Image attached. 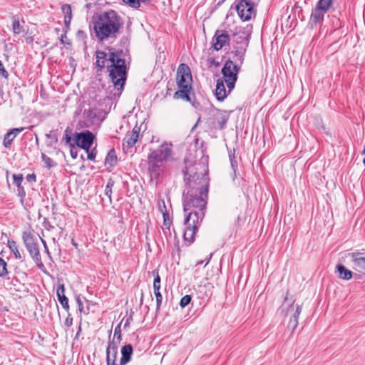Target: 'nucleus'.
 <instances>
[{
    "label": "nucleus",
    "mask_w": 365,
    "mask_h": 365,
    "mask_svg": "<svg viewBox=\"0 0 365 365\" xmlns=\"http://www.w3.org/2000/svg\"><path fill=\"white\" fill-rule=\"evenodd\" d=\"M326 12H324L317 6L315 9L313 10L311 17H310V24L313 27L317 26L318 24L321 23L324 19V14Z\"/></svg>",
    "instance_id": "nucleus-16"
},
{
    "label": "nucleus",
    "mask_w": 365,
    "mask_h": 365,
    "mask_svg": "<svg viewBox=\"0 0 365 365\" xmlns=\"http://www.w3.org/2000/svg\"><path fill=\"white\" fill-rule=\"evenodd\" d=\"M12 30L15 34H20L24 32L23 26L20 24L19 20L17 17L13 16Z\"/></svg>",
    "instance_id": "nucleus-24"
},
{
    "label": "nucleus",
    "mask_w": 365,
    "mask_h": 365,
    "mask_svg": "<svg viewBox=\"0 0 365 365\" xmlns=\"http://www.w3.org/2000/svg\"><path fill=\"white\" fill-rule=\"evenodd\" d=\"M243 58L242 56H240V60L242 61Z\"/></svg>",
    "instance_id": "nucleus-51"
},
{
    "label": "nucleus",
    "mask_w": 365,
    "mask_h": 365,
    "mask_svg": "<svg viewBox=\"0 0 365 365\" xmlns=\"http://www.w3.org/2000/svg\"><path fill=\"white\" fill-rule=\"evenodd\" d=\"M117 163V156H116V154H115V152L114 151V150H110L106 157V159H105V165L106 166L110 168V167H113L116 165Z\"/></svg>",
    "instance_id": "nucleus-21"
},
{
    "label": "nucleus",
    "mask_w": 365,
    "mask_h": 365,
    "mask_svg": "<svg viewBox=\"0 0 365 365\" xmlns=\"http://www.w3.org/2000/svg\"><path fill=\"white\" fill-rule=\"evenodd\" d=\"M154 277L153 286H160V277L158 274V272L155 270L153 272Z\"/></svg>",
    "instance_id": "nucleus-35"
},
{
    "label": "nucleus",
    "mask_w": 365,
    "mask_h": 365,
    "mask_svg": "<svg viewBox=\"0 0 365 365\" xmlns=\"http://www.w3.org/2000/svg\"><path fill=\"white\" fill-rule=\"evenodd\" d=\"M346 257L351 259L354 266L365 270V252H352L348 253Z\"/></svg>",
    "instance_id": "nucleus-12"
},
{
    "label": "nucleus",
    "mask_w": 365,
    "mask_h": 365,
    "mask_svg": "<svg viewBox=\"0 0 365 365\" xmlns=\"http://www.w3.org/2000/svg\"><path fill=\"white\" fill-rule=\"evenodd\" d=\"M96 57V72L99 73L102 69L106 68L114 87L118 90L121 89L126 79V65L123 57V51H117L106 53L98 51Z\"/></svg>",
    "instance_id": "nucleus-2"
},
{
    "label": "nucleus",
    "mask_w": 365,
    "mask_h": 365,
    "mask_svg": "<svg viewBox=\"0 0 365 365\" xmlns=\"http://www.w3.org/2000/svg\"><path fill=\"white\" fill-rule=\"evenodd\" d=\"M114 336H117L118 341L121 339L120 325H118L114 330Z\"/></svg>",
    "instance_id": "nucleus-40"
},
{
    "label": "nucleus",
    "mask_w": 365,
    "mask_h": 365,
    "mask_svg": "<svg viewBox=\"0 0 365 365\" xmlns=\"http://www.w3.org/2000/svg\"><path fill=\"white\" fill-rule=\"evenodd\" d=\"M140 128L138 127H134L132 132L129 134H127L123 139V146L131 148L133 147L138 140L139 136Z\"/></svg>",
    "instance_id": "nucleus-14"
},
{
    "label": "nucleus",
    "mask_w": 365,
    "mask_h": 365,
    "mask_svg": "<svg viewBox=\"0 0 365 365\" xmlns=\"http://www.w3.org/2000/svg\"><path fill=\"white\" fill-rule=\"evenodd\" d=\"M71 18H72V17H71V16H64V23H65V24H66V26L67 27H68V26H69V24H70V23H71Z\"/></svg>",
    "instance_id": "nucleus-44"
},
{
    "label": "nucleus",
    "mask_w": 365,
    "mask_h": 365,
    "mask_svg": "<svg viewBox=\"0 0 365 365\" xmlns=\"http://www.w3.org/2000/svg\"><path fill=\"white\" fill-rule=\"evenodd\" d=\"M239 71L240 66L236 65L232 61H227L222 68V74L223 76L222 79L226 83L229 93L235 88Z\"/></svg>",
    "instance_id": "nucleus-6"
},
{
    "label": "nucleus",
    "mask_w": 365,
    "mask_h": 365,
    "mask_svg": "<svg viewBox=\"0 0 365 365\" xmlns=\"http://www.w3.org/2000/svg\"><path fill=\"white\" fill-rule=\"evenodd\" d=\"M8 246L11 252L14 255L16 259H21L22 258L20 252L18 250L16 243L15 241L12 240H8Z\"/></svg>",
    "instance_id": "nucleus-23"
},
{
    "label": "nucleus",
    "mask_w": 365,
    "mask_h": 365,
    "mask_svg": "<svg viewBox=\"0 0 365 365\" xmlns=\"http://www.w3.org/2000/svg\"><path fill=\"white\" fill-rule=\"evenodd\" d=\"M221 119L222 120L220 122V128H222L224 125L226 124L227 118L224 115H222Z\"/></svg>",
    "instance_id": "nucleus-43"
},
{
    "label": "nucleus",
    "mask_w": 365,
    "mask_h": 365,
    "mask_svg": "<svg viewBox=\"0 0 365 365\" xmlns=\"http://www.w3.org/2000/svg\"><path fill=\"white\" fill-rule=\"evenodd\" d=\"M41 240L42 244L43 245L45 251L47 252L48 255H49L50 252H49L48 248V247L46 245V241L44 240L41 239Z\"/></svg>",
    "instance_id": "nucleus-45"
},
{
    "label": "nucleus",
    "mask_w": 365,
    "mask_h": 365,
    "mask_svg": "<svg viewBox=\"0 0 365 365\" xmlns=\"http://www.w3.org/2000/svg\"><path fill=\"white\" fill-rule=\"evenodd\" d=\"M333 3V0H319L317 6L324 12H327Z\"/></svg>",
    "instance_id": "nucleus-25"
},
{
    "label": "nucleus",
    "mask_w": 365,
    "mask_h": 365,
    "mask_svg": "<svg viewBox=\"0 0 365 365\" xmlns=\"http://www.w3.org/2000/svg\"><path fill=\"white\" fill-rule=\"evenodd\" d=\"M0 76L4 77L5 78H8V76H9L8 72L5 70L4 66L1 61H0Z\"/></svg>",
    "instance_id": "nucleus-39"
},
{
    "label": "nucleus",
    "mask_w": 365,
    "mask_h": 365,
    "mask_svg": "<svg viewBox=\"0 0 365 365\" xmlns=\"http://www.w3.org/2000/svg\"><path fill=\"white\" fill-rule=\"evenodd\" d=\"M61 41L63 44H71L70 40L67 38L66 34L61 35Z\"/></svg>",
    "instance_id": "nucleus-41"
},
{
    "label": "nucleus",
    "mask_w": 365,
    "mask_h": 365,
    "mask_svg": "<svg viewBox=\"0 0 365 365\" xmlns=\"http://www.w3.org/2000/svg\"><path fill=\"white\" fill-rule=\"evenodd\" d=\"M224 83L225 81L222 78L217 79L216 83L215 94L216 98L220 101H222L227 97V93H229L228 91H226Z\"/></svg>",
    "instance_id": "nucleus-15"
},
{
    "label": "nucleus",
    "mask_w": 365,
    "mask_h": 365,
    "mask_svg": "<svg viewBox=\"0 0 365 365\" xmlns=\"http://www.w3.org/2000/svg\"><path fill=\"white\" fill-rule=\"evenodd\" d=\"M235 150H233V153H234L233 155L230 154V164H231V166H232L234 172H235V169L237 167V160H235Z\"/></svg>",
    "instance_id": "nucleus-36"
},
{
    "label": "nucleus",
    "mask_w": 365,
    "mask_h": 365,
    "mask_svg": "<svg viewBox=\"0 0 365 365\" xmlns=\"http://www.w3.org/2000/svg\"><path fill=\"white\" fill-rule=\"evenodd\" d=\"M336 272L337 273L338 277L343 280H349L353 276V272L351 270L340 264L336 266Z\"/></svg>",
    "instance_id": "nucleus-18"
},
{
    "label": "nucleus",
    "mask_w": 365,
    "mask_h": 365,
    "mask_svg": "<svg viewBox=\"0 0 365 365\" xmlns=\"http://www.w3.org/2000/svg\"><path fill=\"white\" fill-rule=\"evenodd\" d=\"M212 257V255H210V257L209 259H207V262H206V264H207L209 263V261L210 259V258Z\"/></svg>",
    "instance_id": "nucleus-50"
},
{
    "label": "nucleus",
    "mask_w": 365,
    "mask_h": 365,
    "mask_svg": "<svg viewBox=\"0 0 365 365\" xmlns=\"http://www.w3.org/2000/svg\"><path fill=\"white\" fill-rule=\"evenodd\" d=\"M123 1L135 9H137L140 6L138 0H123Z\"/></svg>",
    "instance_id": "nucleus-31"
},
{
    "label": "nucleus",
    "mask_w": 365,
    "mask_h": 365,
    "mask_svg": "<svg viewBox=\"0 0 365 365\" xmlns=\"http://www.w3.org/2000/svg\"><path fill=\"white\" fill-rule=\"evenodd\" d=\"M361 154L365 155V143H364V150H363Z\"/></svg>",
    "instance_id": "nucleus-49"
},
{
    "label": "nucleus",
    "mask_w": 365,
    "mask_h": 365,
    "mask_svg": "<svg viewBox=\"0 0 365 365\" xmlns=\"http://www.w3.org/2000/svg\"><path fill=\"white\" fill-rule=\"evenodd\" d=\"M172 147L171 143H164L158 149L150 153L148 157V165L149 171L152 175H158L160 174L165 162L172 157Z\"/></svg>",
    "instance_id": "nucleus-4"
},
{
    "label": "nucleus",
    "mask_w": 365,
    "mask_h": 365,
    "mask_svg": "<svg viewBox=\"0 0 365 365\" xmlns=\"http://www.w3.org/2000/svg\"><path fill=\"white\" fill-rule=\"evenodd\" d=\"M113 185V182L109 181L105 189V194L110 198L111 192H112V187Z\"/></svg>",
    "instance_id": "nucleus-37"
},
{
    "label": "nucleus",
    "mask_w": 365,
    "mask_h": 365,
    "mask_svg": "<svg viewBox=\"0 0 365 365\" xmlns=\"http://www.w3.org/2000/svg\"><path fill=\"white\" fill-rule=\"evenodd\" d=\"M191 301V297L190 295H185L183 297H182L180 305L181 307H185L187 305L190 304Z\"/></svg>",
    "instance_id": "nucleus-30"
},
{
    "label": "nucleus",
    "mask_w": 365,
    "mask_h": 365,
    "mask_svg": "<svg viewBox=\"0 0 365 365\" xmlns=\"http://www.w3.org/2000/svg\"><path fill=\"white\" fill-rule=\"evenodd\" d=\"M93 139L94 135L88 130L76 133L75 137L76 145L86 151L90 149L93 142Z\"/></svg>",
    "instance_id": "nucleus-10"
},
{
    "label": "nucleus",
    "mask_w": 365,
    "mask_h": 365,
    "mask_svg": "<svg viewBox=\"0 0 365 365\" xmlns=\"http://www.w3.org/2000/svg\"><path fill=\"white\" fill-rule=\"evenodd\" d=\"M200 164L192 167H187L184 173L186 188L183 193V209L187 212L191 208L198 210L191 211L185 219L184 240L192 243L195 240L198 227L205 216V209L207 205L208 192L207 178L205 175L197 173L196 170Z\"/></svg>",
    "instance_id": "nucleus-1"
},
{
    "label": "nucleus",
    "mask_w": 365,
    "mask_h": 365,
    "mask_svg": "<svg viewBox=\"0 0 365 365\" xmlns=\"http://www.w3.org/2000/svg\"><path fill=\"white\" fill-rule=\"evenodd\" d=\"M191 89H186V88H180V90L176 91L174 93V98L176 99H183L187 101H190V98L189 96V93Z\"/></svg>",
    "instance_id": "nucleus-22"
},
{
    "label": "nucleus",
    "mask_w": 365,
    "mask_h": 365,
    "mask_svg": "<svg viewBox=\"0 0 365 365\" xmlns=\"http://www.w3.org/2000/svg\"><path fill=\"white\" fill-rule=\"evenodd\" d=\"M27 178H28L29 180H32L34 181H36V175L34 174L29 175L27 176Z\"/></svg>",
    "instance_id": "nucleus-46"
},
{
    "label": "nucleus",
    "mask_w": 365,
    "mask_h": 365,
    "mask_svg": "<svg viewBox=\"0 0 365 365\" xmlns=\"http://www.w3.org/2000/svg\"><path fill=\"white\" fill-rule=\"evenodd\" d=\"M86 152L88 154V159L93 160L96 158V153L93 150L90 152L89 150Z\"/></svg>",
    "instance_id": "nucleus-42"
},
{
    "label": "nucleus",
    "mask_w": 365,
    "mask_h": 365,
    "mask_svg": "<svg viewBox=\"0 0 365 365\" xmlns=\"http://www.w3.org/2000/svg\"><path fill=\"white\" fill-rule=\"evenodd\" d=\"M57 297L59 302L63 306V308L68 309L69 308L68 306V298L65 295V288L63 284H60L57 288Z\"/></svg>",
    "instance_id": "nucleus-20"
},
{
    "label": "nucleus",
    "mask_w": 365,
    "mask_h": 365,
    "mask_svg": "<svg viewBox=\"0 0 365 365\" xmlns=\"http://www.w3.org/2000/svg\"><path fill=\"white\" fill-rule=\"evenodd\" d=\"M160 286H153L154 294L156 297L157 309H159L163 301V297L160 292Z\"/></svg>",
    "instance_id": "nucleus-26"
},
{
    "label": "nucleus",
    "mask_w": 365,
    "mask_h": 365,
    "mask_svg": "<svg viewBox=\"0 0 365 365\" xmlns=\"http://www.w3.org/2000/svg\"><path fill=\"white\" fill-rule=\"evenodd\" d=\"M133 354V347L130 344H126L121 349L122 357L120 360V365H125L131 358Z\"/></svg>",
    "instance_id": "nucleus-19"
},
{
    "label": "nucleus",
    "mask_w": 365,
    "mask_h": 365,
    "mask_svg": "<svg viewBox=\"0 0 365 365\" xmlns=\"http://www.w3.org/2000/svg\"><path fill=\"white\" fill-rule=\"evenodd\" d=\"M158 209L163 215H164V213H165V212H168L164 200L160 199L158 200Z\"/></svg>",
    "instance_id": "nucleus-33"
},
{
    "label": "nucleus",
    "mask_w": 365,
    "mask_h": 365,
    "mask_svg": "<svg viewBox=\"0 0 365 365\" xmlns=\"http://www.w3.org/2000/svg\"><path fill=\"white\" fill-rule=\"evenodd\" d=\"M22 239L31 257L39 268L43 267V264L41 261L38 244L36 242V238L31 233V232H24L22 234Z\"/></svg>",
    "instance_id": "nucleus-7"
},
{
    "label": "nucleus",
    "mask_w": 365,
    "mask_h": 365,
    "mask_svg": "<svg viewBox=\"0 0 365 365\" xmlns=\"http://www.w3.org/2000/svg\"><path fill=\"white\" fill-rule=\"evenodd\" d=\"M123 26L121 18L110 10L99 14L94 21L93 29L96 37L101 41L115 37Z\"/></svg>",
    "instance_id": "nucleus-3"
},
{
    "label": "nucleus",
    "mask_w": 365,
    "mask_h": 365,
    "mask_svg": "<svg viewBox=\"0 0 365 365\" xmlns=\"http://www.w3.org/2000/svg\"><path fill=\"white\" fill-rule=\"evenodd\" d=\"M163 229H167L168 230H170V225H171V220L169 217L168 212L164 213L163 215Z\"/></svg>",
    "instance_id": "nucleus-27"
},
{
    "label": "nucleus",
    "mask_w": 365,
    "mask_h": 365,
    "mask_svg": "<svg viewBox=\"0 0 365 365\" xmlns=\"http://www.w3.org/2000/svg\"><path fill=\"white\" fill-rule=\"evenodd\" d=\"M192 76L190 69L186 64L181 63L178 71V86L180 88L191 89Z\"/></svg>",
    "instance_id": "nucleus-9"
},
{
    "label": "nucleus",
    "mask_w": 365,
    "mask_h": 365,
    "mask_svg": "<svg viewBox=\"0 0 365 365\" xmlns=\"http://www.w3.org/2000/svg\"><path fill=\"white\" fill-rule=\"evenodd\" d=\"M13 180H14V183L17 185L18 187L20 186L22 180H23V178H22V175H13Z\"/></svg>",
    "instance_id": "nucleus-38"
},
{
    "label": "nucleus",
    "mask_w": 365,
    "mask_h": 365,
    "mask_svg": "<svg viewBox=\"0 0 365 365\" xmlns=\"http://www.w3.org/2000/svg\"><path fill=\"white\" fill-rule=\"evenodd\" d=\"M66 143H69L71 140V138L66 135Z\"/></svg>",
    "instance_id": "nucleus-48"
},
{
    "label": "nucleus",
    "mask_w": 365,
    "mask_h": 365,
    "mask_svg": "<svg viewBox=\"0 0 365 365\" xmlns=\"http://www.w3.org/2000/svg\"><path fill=\"white\" fill-rule=\"evenodd\" d=\"M76 302H77V304H78V309L81 312H83L86 314H88V309H87L86 310L84 309L83 307V302L80 298V297H78L76 298Z\"/></svg>",
    "instance_id": "nucleus-34"
},
{
    "label": "nucleus",
    "mask_w": 365,
    "mask_h": 365,
    "mask_svg": "<svg viewBox=\"0 0 365 365\" xmlns=\"http://www.w3.org/2000/svg\"><path fill=\"white\" fill-rule=\"evenodd\" d=\"M301 311L302 306L294 304V299L287 294L278 309V314L284 319H289L287 327L294 331L298 325V317Z\"/></svg>",
    "instance_id": "nucleus-5"
},
{
    "label": "nucleus",
    "mask_w": 365,
    "mask_h": 365,
    "mask_svg": "<svg viewBox=\"0 0 365 365\" xmlns=\"http://www.w3.org/2000/svg\"><path fill=\"white\" fill-rule=\"evenodd\" d=\"M23 130L24 128H13L9 132H8L3 140L4 145L6 148H9L16 136L18 135Z\"/></svg>",
    "instance_id": "nucleus-17"
},
{
    "label": "nucleus",
    "mask_w": 365,
    "mask_h": 365,
    "mask_svg": "<svg viewBox=\"0 0 365 365\" xmlns=\"http://www.w3.org/2000/svg\"><path fill=\"white\" fill-rule=\"evenodd\" d=\"M236 9L239 16L244 21L250 20L255 13V5L252 0H240Z\"/></svg>",
    "instance_id": "nucleus-8"
},
{
    "label": "nucleus",
    "mask_w": 365,
    "mask_h": 365,
    "mask_svg": "<svg viewBox=\"0 0 365 365\" xmlns=\"http://www.w3.org/2000/svg\"><path fill=\"white\" fill-rule=\"evenodd\" d=\"M62 12L65 14V16H69L72 17L71 14V7L69 4H63L61 7Z\"/></svg>",
    "instance_id": "nucleus-32"
},
{
    "label": "nucleus",
    "mask_w": 365,
    "mask_h": 365,
    "mask_svg": "<svg viewBox=\"0 0 365 365\" xmlns=\"http://www.w3.org/2000/svg\"><path fill=\"white\" fill-rule=\"evenodd\" d=\"M71 155L73 158H76L77 157V153H73V151L72 150H71Z\"/></svg>",
    "instance_id": "nucleus-47"
},
{
    "label": "nucleus",
    "mask_w": 365,
    "mask_h": 365,
    "mask_svg": "<svg viewBox=\"0 0 365 365\" xmlns=\"http://www.w3.org/2000/svg\"><path fill=\"white\" fill-rule=\"evenodd\" d=\"M230 36L227 31L217 30L212 39V47L215 51L222 49L229 43Z\"/></svg>",
    "instance_id": "nucleus-11"
},
{
    "label": "nucleus",
    "mask_w": 365,
    "mask_h": 365,
    "mask_svg": "<svg viewBox=\"0 0 365 365\" xmlns=\"http://www.w3.org/2000/svg\"><path fill=\"white\" fill-rule=\"evenodd\" d=\"M202 262H197V264H202Z\"/></svg>",
    "instance_id": "nucleus-52"
},
{
    "label": "nucleus",
    "mask_w": 365,
    "mask_h": 365,
    "mask_svg": "<svg viewBox=\"0 0 365 365\" xmlns=\"http://www.w3.org/2000/svg\"><path fill=\"white\" fill-rule=\"evenodd\" d=\"M117 346L114 341H109L106 349V362L107 365H116Z\"/></svg>",
    "instance_id": "nucleus-13"
},
{
    "label": "nucleus",
    "mask_w": 365,
    "mask_h": 365,
    "mask_svg": "<svg viewBox=\"0 0 365 365\" xmlns=\"http://www.w3.org/2000/svg\"><path fill=\"white\" fill-rule=\"evenodd\" d=\"M7 264L4 259L0 258V277H3L7 274Z\"/></svg>",
    "instance_id": "nucleus-28"
},
{
    "label": "nucleus",
    "mask_w": 365,
    "mask_h": 365,
    "mask_svg": "<svg viewBox=\"0 0 365 365\" xmlns=\"http://www.w3.org/2000/svg\"><path fill=\"white\" fill-rule=\"evenodd\" d=\"M41 158H42V160L44 162V163L46 164V165L48 168H51L53 166V162L51 158H50L49 157H48L47 155H46L43 153L42 154Z\"/></svg>",
    "instance_id": "nucleus-29"
}]
</instances>
